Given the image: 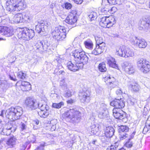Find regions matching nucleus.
Instances as JSON below:
<instances>
[{"mask_svg":"<svg viewBox=\"0 0 150 150\" xmlns=\"http://www.w3.org/2000/svg\"><path fill=\"white\" fill-rule=\"evenodd\" d=\"M5 114L6 117L10 120L14 121L19 119L23 114L22 108L19 106L11 107L6 111L2 110L0 116H3Z\"/></svg>","mask_w":150,"mask_h":150,"instance_id":"f257e3e1","label":"nucleus"},{"mask_svg":"<svg viewBox=\"0 0 150 150\" xmlns=\"http://www.w3.org/2000/svg\"><path fill=\"white\" fill-rule=\"evenodd\" d=\"M6 4V10L11 12L20 11L25 7V0H9Z\"/></svg>","mask_w":150,"mask_h":150,"instance_id":"f03ea898","label":"nucleus"},{"mask_svg":"<svg viewBox=\"0 0 150 150\" xmlns=\"http://www.w3.org/2000/svg\"><path fill=\"white\" fill-rule=\"evenodd\" d=\"M66 30L64 27L59 25L52 30L51 35L57 41L63 40L66 37Z\"/></svg>","mask_w":150,"mask_h":150,"instance_id":"7ed1b4c3","label":"nucleus"},{"mask_svg":"<svg viewBox=\"0 0 150 150\" xmlns=\"http://www.w3.org/2000/svg\"><path fill=\"white\" fill-rule=\"evenodd\" d=\"M62 116L66 120L71 121L74 123H78L80 120L81 114L79 111L74 109H70L66 111Z\"/></svg>","mask_w":150,"mask_h":150,"instance_id":"20e7f679","label":"nucleus"},{"mask_svg":"<svg viewBox=\"0 0 150 150\" xmlns=\"http://www.w3.org/2000/svg\"><path fill=\"white\" fill-rule=\"evenodd\" d=\"M72 55L76 62H78V63L83 64V67L88 62V57L84 51L79 50H76L72 52Z\"/></svg>","mask_w":150,"mask_h":150,"instance_id":"39448f33","label":"nucleus"},{"mask_svg":"<svg viewBox=\"0 0 150 150\" xmlns=\"http://www.w3.org/2000/svg\"><path fill=\"white\" fill-rule=\"evenodd\" d=\"M116 53L119 56L125 58L132 57L134 56V53L132 50L124 46L117 48Z\"/></svg>","mask_w":150,"mask_h":150,"instance_id":"423d86ee","label":"nucleus"},{"mask_svg":"<svg viewBox=\"0 0 150 150\" xmlns=\"http://www.w3.org/2000/svg\"><path fill=\"white\" fill-rule=\"evenodd\" d=\"M18 34V38L20 39H23L25 40H28L32 39L35 35L34 30L27 28L21 29Z\"/></svg>","mask_w":150,"mask_h":150,"instance_id":"0eeeda50","label":"nucleus"},{"mask_svg":"<svg viewBox=\"0 0 150 150\" xmlns=\"http://www.w3.org/2000/svg\"><path fill=\"white\" fill-rule=\"evenodd\" d=\"M116 22L115 18L112 16L108 17H104L102 18L99 23L102 27L109 28L115 23Z\"/></svg>","mask_w":150,"mask_h":150,"instance_id":"6e6552de","label":"nucleus"},{"mask_svg":"<svg viewBox=\"0 0 150 150\" xmlns=\"http://www.w3.org/2000/svg\"><path fill=\"white\" fill-rule=\"evenodd\" d=\"M106 105L104 103H98L96 110L98 113V117L102 119L107 116L108 111Z\"/></svg>","mask_w":150,"mask_h":150,"instance_id":"1a4fd4ad","label":"nucleus"},{"mask_svg":"<svg viewBox=\"0 0 150 150\" xmlns=\"http://www.w3.org/2000/svg\"><path fill=\"white\" fill-rule=\"evenodd\" d=\"M137 64L139 69L144 73H146L149 71L150 65L146 60L141 58L138 60Z\"/></svg>","mask_w":150,"mask_h":150,"instance_id":"9d476101","label":"nucleus"},{"mask_svg":"<svg viewBox=\"0 0 150 150\" xmlns=\"http://www.w3.org/2000/svg\"><path fill=\"white\" fill-rule=\"evenodd\" d=\"M77 11L76 10H72L69 13L65 21L67 23L71 25H76L77 20Z\"/></svg>","mask_w":150,"mask_h":150,"instance_id":"9b49d317","label":"nucleus"},{"mask_svg":"<svg viewBox=\"0 0 150 150\" xmlns=\"http://www.w3.org/2000/svg\"><path fill=\"white\" fill-rule=\"evenodd\" d=\"M50 43L46 41H39L35 45L36 50L40 52H43L47 49H50Z\"/></svg>","mask_w":150,"mask_h":150,"instance_id":"f8f14e48","label":"nucleus"},{"mask_svg":"<svg viewBox=\"0 0 150 150\" xmlns=\"http://www.w3.org/2000/svg\"><path fill=\"white\" fill-rule=\"evenodd\" d=\"M48 27L47 23L45 21H41L36 26L35 30L38 33L42 35L47 31Z\"/></svg>","mask_w":150,"mask_h":150,"instance_id":"ddd939ff","label":"nucleus"},{"mask_svg":"<svg viewBox=\"0 0 150 150\" xmlns=\"http://www.w3.org/2000/svg\"><path fill=\"white\" fill-rule=\"evenodd\" d=\"M27 108L30 110H34L38 108V103L33 98H27L25 101Z\"/></svg>","mask_w":150,"mask_h":150,"instance_id":"4468645a","label":"nucleus"},{"mask_svg":"<svg viewBox=\"0 0 150 150\" xmlns=\"http://www.w3.org/2000/svg\"><path fill=\"white\" fill-rule=\"evenodd\" d=\"M38 107L40 110L38 112V115L41 117H47L49 114V106L45 104H41L38 103Z\"/></svg>","mask_w":150,"mask_h":150,"instance_id":"2eb2a0df","label":"nucleus"},{"mask_svg":"<svg viewBox=\"0 0 150 150\" xmlns=\"http://www.w3.org/2000/svg\"><path fill=\"white\" fill-rule=\"evenodd\" d=\"M67 67L68 69L71 71L75 72L79 69L83 68V64L82 63H78V62H76L74 64L72 63L71 62H69L67 64Z\"/></svg>","mask_w":150,"mask_h":150,"instance_id":"dca6fc26","label":"nucleus"},{"mask_svg":"<svg viewBox=\"0 0 150 150\" xmlns=\"http://www.w3.org/2000/svg\"><path fill=\"white\" fill-rule=\"evenodd\" d=\"M90 94L87 91L80 92L79 94V97L81 102L88 103L90 101Z\"/></svg>","mask_w":150,"mask_h":150,"instance_id":"f3484780","label":"nucleus"},{"mask_svg":"<svg viewBox=\"0 0 150 150\" xmlns=\"http://www.w3.org/2000/svg\"><path fill=\"white\" fill-rule=\"evenodd\" d=\"M16 85L20 86L21 90L23 91H26L31 89V85L28 82L20 81L17 82Z\"/></svg>","mask_w":150,"mask_h":150,"instance_id":"a211bd4d","label":"nucleus"},{"mask_svg":"<svg viewBox=\"0 0 150 150\" xmlns=\"http://www.w3.org/2000/svg\"><path fill=\"white\" fill-rule=\"evenodd\" d=\"M111 106H114L115 108L121 109L124 108L125 106V103L121 98L115 99L110 103Z\"/></svg>","mask_w":150,"mask_h":150,"instance_id":"6ab92c4d","label":"nucleus"},{"mask_svg":"<svg viewBox=\"0 0 150 150\" xmlns=\"http://www.w3.org/2000/svg\"><path fill=\"white\" fill-rule=\"evenodd\" d=\"M12 125L10 123L5 124L1 130V134L6 135H9L11 132Z\"/></svg>","mask_w":150,"mask_h":150,"instance_id":"aec40b11","label":"nucleus"},{"mask_svg":"<svg viewBox=\"0 0 150 150\" xmlns=\"http://www.w3.org/2000/svg\"><path fill=\"white\" fill-rule=\"evenodd\" d=\"M113 114L114 117L117 119L122 120L125 117V114L122 110L118 111L116 109H114Z\"/></svg>","mask_w":150,"mask_h":150,"instance_id":"412c9836","label":"nucleus"},{"mask_svg":"<svg viewBox=\"0 0 150 150\" xmlns=\"http://www.w3.org/2000/svg\"><path fill=\"white\" fill-rule=\"evenodd\" d=\"M124 64L125 70L127 73L131 74L134 73V69L132 64L128 62H125Z\"/></svg>","mask_w":150,"mask_h":150,"instance_id":"4be33fe9","label":"nucleus"},{"mask_svg":"<svg viewBox=\"0 0 150 150\" xmlns=\"http://www.w3.org/2000/svg\"><path fill=\"white\" fill-rule=\"evenodd\" d=\"M22 16L21 13H18L14 16L12 18H10L9 20L11 21V23L13 22L16 23H22L23 22Z\"/></svg>","mask_w":150,"mask_h":150,"instance_id":"5701e85b","label":"nucleus"},{"mask_svg":"<svg viewBox=\"0 0 150 150\" xmlns=\"http://www.w3.org/2000/svg\"><path fill=\"white\" fill-rule=\"evenodd\" d=\"M142 28L143 29L148 30L150 27V16L147 17L142 21Z\"/></svg>","mask_w":150,"mask_h":150,"instance_id":"b1692460","label":"nucleus"},{"mask_svg":"<svg viewBox=\"0 0 150 150\" xmlns=\"http://www.w3.org/2000/svg\"><path fill=\"white\" fill-rule=\"evenodd\" d=\"M115 130L114 128L111 127H106L105 130V134L107 137H111L114 135Z\"/></svg>","mask_w":150,"mask_h":150,"instance_id":"393cba45","label":"nucleus"},{"mask_svg":"<svg viewBox=\"0 0 150 150\" xmlns=\"http://www.w3.org/2000/svg\"><path fill=\"white\" fill-rule=\"evenodd\" d=\"M107 62L110 67L116 69H118V65L116 64L115 59L112 57H108L107 59Z\"/></svg>","mask_w":150,"mask_h":150,"instance_id":"a878e982","label":"nucleus"},{"mask_svg":"<svg viewBox=\"0 0 150 150\" xmlns=\"http://www.w3.org/2000/svg\"><path fill=\"white\" fill-rule=\"evenodd\" d=\"M17 139L14 136L11 137L7 141L6 144L9 147H14L16 144Z\"/></svg>","mask_w":150,"mask_h":150,"instance_id":"bb28decb","label":"nucleus"},{"mask_svg":"<svg viewBox=\"0 0 150 150\" xmlns=\"http://www.w3.org/2000/svg\"><path fill=\"white\" fill-rule=\"evenodd\" d=\"M0 33L3 35L9 34L8 36L11 35H12V32L11 31L10 28L5 26L0 28Z\"/></svg>","mask_w":150,"mask_h":150,"instance_id":"cd10ccee","label":"nucleus"},{"mask_svg":"<svg viewBox=\"0 0 150 150\" xmlns=\"http://www.w3.org/2000/svg\"><path fill=\"white\" fill-rule=\"evenodd\" d=\"M104 81L110 87L113 88L114 86L112 85L115 80V78L112 77H111L110 76H108L104 78Z\"/></svg>","mask_w":150,"mask_h":150,"instance_id":"c85d7f7f","label":"nucleus"},{"mask_svg":"<svg viewBox=\"0 0 150 150\" xmlns=\"http://www.w3.org/2000/svg\"><path fill=\"white\" fill-rule=\"evenodd\" d=\"M22 16V19H23V22L25 21L28 22L30 21L31 19L29 13L28 12H23L21 13Z\"/></svg>","mask_w":150,"mask_h":150,"instance_id":"c756f323","label":"nucleus"},{"mask_svg":"<svg viewBox=\"0 0 150 150\" xmlns=\"http://www.w3.org/2000/svg\"><path fill=\"white\" fill-rule=\"evenodd\" d=\"M129 88L133 92L138 91L140 88V86L137 83L130 84L129 86Z\"/></svg>","mask_w":150,"mask_h":150,"instance_id":"7c9ffc66","label":"nucleus"},{"mask_svg":"<svg viewBox=\"0 0 150 150\" xmlns=\"http://www.w3.org/2000/svg\"><path fill=\"white\" fill-rule=\"evenodd\" d=\"M147 45V42L143 39H139L137 46L141 48H145Z\"/></svg>","mask_w":150,"mask_h":150,"instance_id":"2f4dec72","label":"nucleus"},{"mask_svg":"<svg viewBox=\"0 0 150 150\" xmlns=\"http://www.w3.org/2000/svg\"><path fill=\"white\" fill-rule=\"evenodd\" d=\"M64 90V92L63 94V96L66 98H69L71 96L72 90L68 88V86L67 88H63Z\"/></svg>","mask_w":150,"mask_h":150,"instance_id":"473e14b6","label":"nucleus"},{"mask_svg":"<svg viewBox=\"0 0 150 150\" xmlns=\"http://www.w3.org/2000/svg\"><path fill=\"white\" fill-rule=\"evenodd\" d=\"M104 50L101 49L98 45H96V48L92 52V53L95 55H98L101 53Z\"/></svg>","mask_w":150,"mask_h":150,"instance_id":"72a5a7b5","label":"nucleus"},{"mask_svg":"<svg viewBox=\"0 0 150 150\" xmlns=\"http://www.w3.org/2000/svg\"><path fill=\"white\" fill-rule=\"evenodd\" d=\"M84 44L86 47L89 49L93 48V44L92 41L90 39L87 40L84 42Z\"/></svg>","mask_w":150,"mask_h":150,"instance_id":"f704fd0d","label":"nucleus"},{"mask_svg":"<svg viewBox=\"0 0 150 150\" xmlns=\"http://www.w3.org/2000/svg\"><path fill=\"white\" fill-rule=\"evenodd\" d=\"M23 48L22 45H17L15 47V50L14 52H17L18 54H20L23 52Z\"/></svg>","mask_w":150,"mask_h":150,"instance_id":"c9c22d12","label":"nucleus"},{"mask_svg":"<svg viewBox=\"0 0 150 150\" xmlns=\"http://www.w3.org/2000/svg\"><path fill=\"white\" fill-rule=\"evenodd\" d=\"M100 126L98 125H93L91 127V132L93 134H96L99 131Z\"/></svg>","mask_w":150,"mask_h":150,"instance_id":"e433bc0d","label":"nucleus"},{"mask_svg":"<svg viewBox=\"0 0 150 150\" xmlns=\"http://www.w3.org/2000/svg\"><path fill=\"white\" fill-rule=\"evenodd\" d=\"M129 129V127L127 126H121L119 129V133H126Z\"/></svg>","mask_w":150,"mask_h":150,"instance_id":"4c0bfd02","label":"nucleus"},{"mask_svg":"<svg viewBox=\"0 0 150 150\" xmlns=\"http://www.w3.org/2000/svg\"><path fill=\"white\" fill-rule=\"evenodd\" d=\"M139 39L137 37L133 36L130 38V41L132 45L137 46Z\"/></svg>","mask_w":150,"mask_h":150,"instance_id":"58836bf2","label":"nucleus"},{"mask_svg":"<svg viewBox=\"0 0 150 150\" xmlns=\"http://www.w3.org/2000/svg\"><path fill=\"white\" fill-rule=\"evenodd\" d=\"M8 83L5 81H0V87L3 90L5 89L8 88Z\"/></svg>","mask_w":150,"mask_h":150,"instance_id":"ea45409f","label":"nucleus"},{"mask_svg":"<svg viewBox=\"0 0 150 150\" xmlns=\"http://www.w3.org/2000/svg\"><path fill=\"white\" fill-rule=\"evenodd\" d=\"M109 6L106 5L104 8H101L100 11V13L101 14L104 15L107 14L108 12H109Z\"/></svg>","mask_w":150,"mask_h":150,"instance_id":"a19ab883","label":"nucleus"},{"mask_svg":"<svg viewBox=\"0 0 150 150\" xmlns=\"http://www.w3.org/2000/svg\"><path fill=\"white\" fill-rule=\"evenodd\" d=\"M98 69L99 71L102 72L106 71L107 70L105 64L104 62H102L99 64Z\"/></svg>","mask_w":150,"mask_h":150,"instance_id":"79ce46f5","label":"nucleus"},{"mask_svg":"<svg viewBox=\"0 0 150 150\" xmlns=\"http://www.w3.org/2000/svg\"><path fill=\"white\" fill-rule=\"evenodd\" d=\"M97 14L94 11L91 12L88 15V17L91 21L95 20L97 17Z\"/></svg>","mask_w":150,"mask_h":150,"instance_id":"37998d69","label":"nucleus"},{"mask_svg":"<svg viewBox=\"0 0 150 150\" xmlns=\"http://www.w3.org/2000/svg\"><path fill=\"white\" fill-rule=\"evenodd\" d=\"M64 105V102H61L58 103H53L52 105V107L53 108L59 109L62 106H63Z\"/></svg>","mask_w":150,"mask_h":150,"instance_id":"c03bdc74","label":"nucleus"},{"mask_svg":"<svg viewBox=\"0 0 150 150\" xmlns=\"http://www.w3.org/2000/svg\"><path fill=\"white\" fill-rule=\"evenodd\" d=\"M110 5L120 4H121V0H107Z\"/></svg>","mask_w":150,"mask_h":150,"instance_id":"a18cd8bd","label":"nucleus"},{"mask_svg":"<svg viewBox=\"0 0 150 150\" xmlns=\"http://www.w3.org/2000/svg\"><path fill=\"white\" fill-rule=\"evenodd\" d=\"M21 132L22 134H24L23 132H25L26 131L27 126L23 123L21 122L20 124Z\"/></svg>","mask_w":150,"mask_h":150,"instance_id":"49530a36","label":"nucleus"},{"mask_svg":"<svg viewBox=\"0 0 150 150\" xmlns=\"http://www.w3.org/2000/svg\"><path fill=\"white\" fill-rule=\"evenodd\" d=\"M95 38L96 41V44H99V43L103 42V38L99 35L95 36Z\"/></svg>","mask_w":150,"mask_h":150,"instance_id":"de8ad7c7","label":"nucleus"},{"mask_svg":"<svg viewBox=\"0 0 150 150\" xmlns=\"http://www.w3.org/2000/svg\"><path fill=\"white\" fill-rule=\"evenodd\" d=\"M27 139L29 143H33L35 141V137L34 135L31 134L27 137Z\"/></svg>","mask_w":150,"mask_h":150,"instance_id":"09e8293b","label":"nucleus"},{"mask_svg":"<svg viewBox=\"0 0 150 150\" xmlns=\"http://www.w3.org/2000/svg\"><path fill=\"white\" fill-rule=\"evenodd\" d=\"M26 74L22 71L19 72L17 74V77L21 79H23L25 78Z\"/></svg>","mask_w":150,"mask_h":150,"instance_id":"8fccbe9b","label":"nucleus"},{"mask_svg":"<svg viewBox=\"0 0 150 150\" xmlns=\"http://www.w3.org/2000/svg\"><path fill=\"white\" fill-rule=\"evenodd\" d=\"M120 138L121 140H123L128 137V135L126 133H119Z\"/></svg>","mask_w":150,"mask_h":150,"instance_id":"3c124183","label":"nucleus"},{"mask_svg":"<svg viewBox=\"0 0 150 150\" xmlns=\"http://www.w3.org/2000/svg\"><path fill=\"white\" fill-rule=\"evenodd\" d=\"M130 139H128V141H127L125 144V146L126 147L130 148L132 147L133 145V143L131 141H130Z\"/></svg>","mask_w":150,"mask_h":150,"instance_id":"603ef678","label":"nucleus"},{"mask_svg":"<svg viewBox=\"0 0 150 150\" xmlns=\"http://www.w3.org/2000/svg\"><path fill=\"white\" fill-rule=\"evenodd\" d=\"M60 86H62L63 88H67V87L68 86L67 84L65 82V80L64 79H63L60 81Z\"/></svg>","mask_w":150,"mask_h":150,"instance_id":"864d4df0","label":"nucleus"},{"mask_svg":"<svg viewBox=\"0 0 150 150\" xmlns=\"http://www.w3.org/2000/svg\"><path fill=\"white\" fill-rule=\"evenodd\" d=\"M117 10V8L115 7H113L109 8V12L110 13L112 14L114 13Z\"/></svg>","mask_w":150,"mask_h":150,"instance_id":"5fc2aeb1","label":"nucleus"},{"mask_svg":"<svg viewBox=\"0 0 150 150\" xmlns=\"http://www.w3.org/2000/svg\"><path fill=\"white\" fill-rule=\"evenodd\" d=\"M96 45H98V46L101 49L102 48L103 50H104V48L105 46V44L103 42H102V43H100L99 44H96Z\"/></svg>","mask_w":150,"mask_h":150,"instance_id":"6e6d98bb","label":"nucleus"},{"mask_svg":"<svg viewBox=\"0 0 150 150\" xmlns=\"http://www.w3.org/2000/svg\"><path fill=\"white\" fill-rule=\"evenodd\" d=\"M50 96L53 98L54 99H56V98H57L58 95L55 93V91H54L52 93H51L50 95Z\"/></svg>","mask_w":150,"mask_h":150,"instance_id":"4d7b16f0","label":"nucleus"},{"mask_svg":"<svg viewBox=\"0 0 150 150\" xmlns=\"http://www.w3.org/2000/svg\"><path fill=\"white\" fill-rule=\"evenodd\" d=\"M56 61L59 64L64 62V59H62L60 57H56L55 58Z\"/></svg>","mask_w":150,"mask_h":150,"instance_id":"13d9d810","label":"nucleus"},{"mask_svg":"<svg viewBox=\"0 0 150 150\" xmlns=\"http://www.w3.org/2000/svg\"><path fill=\"white\" fill-rule=\"evenodd\" d=\"M72 7L71 4L69 3H66L65 4V7L67 9H69Z\"/></svg>","mask_w":150,"mask_h":150,"instance_id":"bf43d9fd","label":"nucleus"},{"mask_svg":"<svg viewBox=\"0 0 150 150\" xmlns=\"http://www.w3.org/2000/svg\"><path fill=\"white\" fill-rule=\"evenodd\" d=\"M45 146V144H41L35 150H44L43 147Z\"/></svg>","mask_w":150,"mask_h":150,"instance_id":"052dcab7","label":"nucleus"},{"mask_svg":"<svg viewBox=\"0 0 150 150\" xmlns=\"http://www.w3.org/2000/svg\"><path fill=\"white\" fill-rule=\"evenodd\" d=\"M116 93L117 95L120 96L122 94L123 92L121 89H119L116 91Z\"/></svg>","mask_w":150,"mask_h":150,"instance_id":"680f3d73","label":"nucleus"},{"mask_svg":"<svg viewBox=\"0 0 150 150\" xmlns=\"http://www.w3.org/2000/svg\"><path fill=\"white\" fill-rule=\"evenodd\" d=\"M5 124L4 122L0 120V130H1Z\"/></svg>","mask_w":150,"mask_h":150,"instance_id":"e2e57ef3","label":"nucleus"},{"mask_svg":"<svg viewBox=\"0 0 150 150\" xmlns=\"http://www.w3.org/2000/svg\"><path fill=\"white\" fill-rule=\"evenodd\" d=\"M128 101L131 105H133L134 104V99L133 98H130Z\"/></svg>","mask_w":150,"mask_h":150,"instance_id":"0e129e2a","label":"nucleus"},{"mask_svg":"<svg viewBox=\"0 0 150 150\" xmlns=\"http://www.w3.org/2000/svg\"><path fill=\"white\" fill-rule=\"evenodd\" d=\"M115 147L113 145H111L110 146L108 147L106 150H115V149L114 148Z\"/></svg>","mask_w":150,"mask_h":150,"instance_id":"69168bd1","label":"nucleus"},{"mask_svg":"<svg viewBox=\"0 0 150 150\" xmlns=\"http://www.w3.org/2000/svg\"><path fill=\"white\" fill-rule=\"evenodd\" d=\"M75 3L78 4H81L83 2V0H73Z\"/></svg>","mask_w":150,"mask_h":150,"instance_id":"338daca9","label":"nucleus"},{"mask_svg":"<svg viewBox=\"0 0 150 150\" xmlns=\"http://www.w3.org/2000/svg\"><path fill=\"white\" fill-rule=\"evenodd\" d=\"M20 146L21 147L20 150H25L26 148V145L22 144L20 145Z\"/></svg>","mask_w":150,"mask_h":150,"instance_id":"774afa93","label":"nucleus"}]
</instances>
